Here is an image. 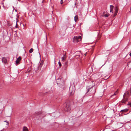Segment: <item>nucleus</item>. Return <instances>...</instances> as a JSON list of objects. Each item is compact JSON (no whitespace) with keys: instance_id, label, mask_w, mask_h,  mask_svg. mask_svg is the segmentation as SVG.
Masks as SVG:
<instances>
[{"instance_id":"obj_1","label":"nucleus","mask_w":131,"mask_h":131,"mask_svg":"<svg viewBox=\"0 0 131 131\" xmlns=\"http://www.w3.org/2000/svg\"><path fill=\"white\" fill-rule=\"evenodd\" d=\"M129 92L128 91L125 93L123 96V99L122 101V103H125L128 100V98L129 97Z\"/></svg>"},{"instance_id":"obj_2","label":"nucleus","mask_w":131,"mask_h":131,"mask_svg":"<svg viewBox=\"0 0 131 131\" xmlns=\"http://www.w3.org/2000/svg\"><path fill=\"white\" fill-rule=\"evenodd\" d=\"M64 105H66V107L64 108V111L66 112L69 111L71 110L70 102H68L65 103Z\"/></svg>"},{"instance_id":"obj_3","label":"nucleus","mask_w":131,"mask_h":131,"mask_svg":"<svg viewBox=\"0 0 131 131\" xmlns=\"http://www.w3.org/2000/svg\"><path fill=\"white\" fill-rule=\"evenodd\" d=\"M75 91V89L74 87L73 88L72 87L70 86L69 89V92L71 95H73Z\"/></svg>"},{"instance_id":"obj_4","label":"nucleus","mask_w":131,"mask_h":131,"mask_svg":"<svg viewBox=\"0 0 131 131\" xmlns=\"http://www.w3.org/2000/svg\"><path fill=\"white\" fill-rule=\"evenodd\" d=\"M74 39L76 40L77 42H78L79 40V39H81V36H74Z\"/></svg>"},{"instance_id":"obj_5","label":"nucleus","mask_w":131,"mask_h":131,"mask_svg":"<svg viewBox=\"0 0 131 131\" xmlns=\"http://www.w3.org/2000/svg\"><path fill=\"white\" fill-rule=\"evenodd\" d=\"M21 57H20L17 59L16 61V65H18L19 64V62L21 60Z\"/></svg>"},{"instance_id":"obj_6","label":"nucleus","mask_w":131,"mask_h":131,"mask_svg":"<svg viewBox=\"0 0 131 131\" xmlns=\"http://www.w3.org/2000/svg\"><path fill=\"white\" fill-rule=\"evenodd\" d=\"M66 52H65V53L64 54L63 56L61 58V59L62 61H63L65 60L66 58Z\"/></svg>"},{"instance_id":"obj_7","label":"nucleus","mask_w":131,"mask_h":131,"mask_svg":"<svg viewBox=\"0 0 131 131\" xmlns=\"http://www.w3.org/2000/svg\"><path fill=\"white\" fill-rule=\"evenodd\" d=\"M2 61L3 63H7V60L5 58H3L2 59Z\"/></svg>"},{"instance_id":"obj_8","label":"nucleus","mask_w":131,"mask_h":131,"mask_svg":"<svg viewBox=\"0 0 131 131\" xmlns=\"http://www.w3.org/2000/svg\"><path fill=\"white\" fill-rule=\"evenodd\" d=\"M42 64L43 63H42L41 62L40 63L38 68V70H40L42 66Z\"/></svg>"},{"instance_id":"obj_9","label":"nucleus","mask_w":131,"mask_h":131,"mask_svg":"<svg viewBox=\"0 0 131 131\" xmlns=\"http://www.w3.org/2000/svg\"><path fill=\"white\" fill-rule=\"evenodd\" d=\"M78 19V15H75L74 17V20L75 22H76L77 21Z\"/></svg>"},{"instance_id":"obj_10","label":"nucleus","mask_w":131,"mask_h":131,"mask_svg":"<svg viewBox=\"0 0 131 131\" xmlns=\"http://www.w3.org/2000/svg\"><path fill=\"white\" fill-rule=\"evenodd\" d=\"M23 131H28V128L26 126H24L23 129Z\"/></svg>"},{"instance_id":"obj_11","label":"nucleus","mask_w":131,"mask_h":131,"mask_svg":"<svg viewBox=\"0 0 131 131\" xmlns=\"http://www.w3.org/2000/svg\"><path fill=\"white\" fill-rule=\"evenodd\" d=\"M113 8V6L112 5L110 6V11L112 12V13H113L112 10Z\"/></svg>"},{"instance_id":"obj_12","label":"nucleus","mask_w":131,"mask_h":131,"mask_svg":"<svg viewBox=\"0 0 131 131\" xmlns=\"http://www.w3.org/2000/svg\"><path fill=\"white\" fill-rule=\"evenodd\" d=\"M118 13V10L117 9H116L115 10V13H114V16H115L117 15V13Z\"/></svg>"},{"instance_id":"obj_13","label":"nucleus","mask_w":131,"mask_h":131,"mask_svg":"<svg viewBox=\"0 0 131 131\" xmlns=\"http://www.w3.org/2000/svg\"><path fill=\"white\" fill-rule=\"evenodd\" d=\"M128 110L127 109H125V110H122L121 111V112H127L128 111Z\"/></svg>"},{"instance_id":"obj_14","label":"nucleus","mask_w":131,"mask_h":131,"mask_svg":"<svg viewBox=\"0 0 131 131\" xmlns=\"http://www.w3.org/2000/svg\"><path fill=\"white\" fill-rule=\"evenodd\" d=\"M33 51V49L32 48H31L29 50V52L30 53H31Z\"/></svg>"},{"instance_id":"obj_15","label":"nucleus","mask_w":131,"mask_h":131,"mask_svg":"<svg viewBox=\"0 0 131 131\" xmlns=\"http://www.w3.org/2000/svg\"><path fill=\"white\" fill-rule=\"evenodd\" d=\"M117 91H116L114 93V95H112V97L113 96H114V95H116V94H117Z\"/></svg>"},{"instance_id":"obj_16","label":"nucleus","mask_w":131,"mask_h":131,"mask_svg":"<svg viewBox=\"0 0 131 131\" xmlns=\"http://www.w3.org/2000/svg\"><path fill=\"white\" fill-rule=\"evenodd\" d=\"M58 64H59V66L60 67H61V63L60 62V61H59L58 62Z\"/></svg>"},{"instance_id":"obj_17","label":"nucleus","mask_w":131,"mask_h":131,"mask_svg":"<svg viewBox=\"0 0 131 131\" xmlns=\"http://www.w3.org/2000/svg\"><path fill=\"white\" fill-rule=\"evenodd\" d=\"M108 16V15L107 14H105L104 16L105 17H107Z\"/></svg>"},{"instance_id":"obj_18","label":"nucleus","mask_w":131,"mask_h":131,"mask_svg":"<svg viewBox=\"0 0 131 131\" xmlns=\"http://www.w3.org/2000/svg\"><path fill=\"white\" fill-rule=\"evenodd\" d=\"M110 77V76H106L105 77V79H108L109 77Z\"/></svg>"},{"instance_id":"obj_19","label":"nucleus","mask_w":131,"mask_h":131,"mask_svg":"<svg viewBox=\"0 0 131 131\" xmlns=\"http://www.w3.org/2000/svg\"><path fill=\"white\" fill-rule=\"evenodd\" d=\"M18 19H17V22H18ZM17 23H16V28H17Z\"/></svg>"},{"instance_id":"obj_20","label":"nucleus","mask_w":131,"mask_h":131,"mask_svg":"<svg viewBox=\"0 0 131 131\" xmlns=\"http://www.w3.org/2000/svg\"><path fill=\"white\" fill-rule=\"evenodd\" d=\"M30 69H28V71L27 72V73H30Z\"/></svg>"},{"instance_id":"obj_21","label":"nucleus","mask_w":131,"mask_h":131,"mask_svg":"<svg viewBox=\"0 0 131 131\" xmlns=\"http://www.w3.org/2000/svg\"><path fill=\"white\" fill-rule=\"evenodd\" d=\"M63 0H61V2L60 3L61 4H62L63 3Z\"/></svg>"},{"instance_id":"obj_22","label":"nucleus","mask_w":131,"mask_h":131,"mask_svg":"<svg viewBox=\"0 0 131 131\" xmlns=\"http://www.w3.org/2000/svg\"><path fill=\"white\" fill-rule=\"evenodd\" d=\"M5 122H6L7 123V124H6V125H8V122H7L6 121H5Z\"/></svg>"},{"instance_id":"obj_23","label":"nucleus","mask_w":131,"mask_h":131,"mask_svg":"<svg viewBox=\"0 0 131 131\" xmlns=\"http://www.w3.org/2000/svg\"><path fill=\"white\" fill-rule=\"evenodd\" d=\"M129 105L131 106V102L129 103Z\"/></svg>"},{"instance_id":"obj_24","label":"nucleus","mask_w":131,"mask_h":131,"mask_svg":"<svg viewBox=\"0 0 131 131\" xmlns=\"http://www.w3.org/2000/svg\"><path fill=\"white\" fill-rule=\"evenodd\" d=\"M129 55H130V56H131V52L129 54Z\"/></svg>"},{"instance_id":"obj_25","label":"nucleus","mask_w":131,"mask_h":131,"mask_svg":"<svg viewBox=\"0 0 131 131\" xmlns=\"http://www.w3.org/2000/svg\"><path fill=\"white\" fill-rule=\"evenodd\" d=\"M90 90V89L89 90H88V92H89V91Z\"/></svg>"},{"instance_id":"obj_26","label":"nucleus","mask_w":131,"mask_h":131,"mask_svg":"<svg viewBox=\"0 0 131 131\" xmlns=\"http://www.w3.org/2000/svg\"><path fill=\"white\" fill-rule=\"evenodd\" d=\"M58 81H59V79H58Z\"/></svg>"},{"instance_id":"obj_27","label":"nucleus","mask_w":131,"mask_h":131,"mask_svg":"<svg viewBox=\"0 0 131 131\" xmlns=\"http://www.w3.org/2000/svg\"><path fill=\"white\" fill-rule=\"evenodd\" d=\"M130 10H131V8H130Z\"/></svg>"},{"instance_id":"obj_28","label":"nucleus","mask_w":131,"mask_h":131,"mask_svg":"<svg viewBox=\"0 0 131 131\" xmlns=\"http://www.w3.org/2000/svg\"><path fill=\"white\" fill-rule=\"evenodd\" d=\"M66 64H67V62H66Z\"/></svg>"},{"instance_id":"obj_29","label":"nucleus","mask_w":131,"mask_h":131,"mask_svg":"<svg viewBox=\"0 0 131 131\" xmlns=\"http://www.w3.org/2000/svg\"><path fill=\"white\" fill-rule=\"evenodd\" d=\"M86 56V54H85V56Z\"/></svg>"}]
</instances>
